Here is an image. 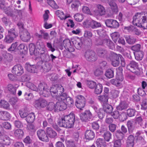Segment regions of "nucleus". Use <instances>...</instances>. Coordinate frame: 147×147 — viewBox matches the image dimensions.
<instances>
[{
    "instance_id": "1",
    "label": "nucleus",
    "mask_w": 147,
    "mask_h": 147,
    "mask_svg": "<svg viewBox=\"0 0 147 147\" xmlns=\"http://www.w3.org/2000/svg\"><path fill=\"white\" fill-rule=\"evenodd\" d=\"M120 58L121 63V66L124 67L125 65V63L124 58L120 54H117L113 53L111 56V65L114 67L118 66L120 64Z\"/></svg>"
},
{
    "instance_id": "2",
    "label": "nucleus",
    "mask_w": 147,
    "mask_h": 147,
    "mask_svg": "<svg viewBox=\"0 0 147 147\" xmlns=\"http://www.w3.org/2000/svg\"><path fill=\"white\" fill-rule=\"evenodd\" d=\"M8 34L5 35L4 41L6 43H10L12 42L18 34L15 29L12 28L8 30Z\"/></svg>"
},
{
    "instance_id": "3",
    "label": "nucleus",
    "mask_w": 147,
    "mask_h": 147,
    "mask_svg": "<svg viewBox=\"0 0 147 147\" xmlns=\"http://www.w3.org/2000/svg\"><path fill=\"white\" fill-rule=\"evenodd\" d=\"M33 90L38 92L40 94L43 96H45L44 94L49 92V89L48 88L47 84L44 82H40L38 85L37 88L34 85H33Z\"/></svg>"
},
{
    "instance_id": "4",
    "label": "nucleus",
    "mask_w": 147,
    "mask_h": 147,
    "mask_svg": "<svg viewBox=\"0 0 147 147\" xmlns=\"http://www.w3.org/2000/svg\"><path fill=\"white\" fill-rule=\"evenodd\" d=\"M83 25L86 28H91L92 29H95L101 26L100 22L92 19L87 20L83 22Z\"/></svg>"
},
{
    "instance_id": "5",
    "label": "nucleus",
    "mask_w": 147,
    "mask_h": 147,
    "mask_svg": "<svg viewBox=\"0 0 147 147\" xmlns=\"http://www.w3.org/2000/svg\"><path fill=\"white\" fill-rule=\"evenodd\" d=\"M84 57L87 61L91 62L95 61L97 58L95 52L93 51L90 50H87L85 52Z\"/></svg>"
},
{
    "instance_id": "6",
    "label": "nucleus",
    "mask_w": 147,
    "mask_h": 147,
    "mask_svg": "<svg viewBox=\"0 0 147 147\" xmlns=\"http://www.w3.org/2000/svg\"><path fill=\"white\" fill-rule=\"evenodd\" d=\"M80 120L85 122L89 121L92 118V113L89 110H86L80 114Z\"/></svg>"
},
{
    "instance_id": "7",
    "label": "nucleus",
    "mask_w": 147,
    "mask_h": 147,
    "mask_svg": "<svg viewBox=\"0 0 147 147\" xmlns=\"http://www.w3.org/2000/svg\"><path fill=\"white\" fill-rule=\"evenodd\" d=\"M76 106L80 110H82L85 105L86 101L85 98L83 96L79 95L76 97Z\"/></svg>"
},
{
    "instance_id": "8",
    "label": "nucleus",
    "mask_w": 147,
    "mask_h": 147,
    "mask_svg": "<svg viewBox=\"0 0 147 147\" xmlns=\"http://www.w3.org/2000/svg\"><path fill=\"white\" fill-rule=\"evenodd\" d=\"M141 13H137L135 16L133 17L132 24L134 25H136L140 27L143 28L144 26L142 25L141 15L142 14Z\"/></svg>"
},
{
    "instance_id": "9",
    "label": "nucleus",
    "mask_w": 147,
    "mask_h": 147,
    "mask_svg": "<svg viewBox=\"0 0 147 147\" xmlns=\"http://www.w3.org/2000/svg\"><path fill=\"white\" fill-rule=\"evenodd\" d=\"M38 66L40 67V69H43L45 72H48L51 70L52 65L49 62H44L40 61L38 62Z\"/></svg>"
},
{
    "instance_id": "10",
    "label": "nucleus",
    "mask_w": 147,
    "mask_h": 147,
    "mask_svg": "<svg viewBox=\"0 0 147 147\" xmlns=\"http://www.w3.org/2000/svg\"><path fill=\"white\" fill-rule=\"evenodd\" d=\"M105 23L107 27L113 28H117L119 26V24L117 20L111 19H107L105 20Z\"/></svg>"
},
{
    "instance_id": "11",
    "label": "nucleus",
    "mask_w": 147,
    "mask_h": 147,
    "mask_svg": "<svg viewBox=\"0 0 147 147\" xmlns=\"http://www.w3.org/2000/svg\"><path fill=\"white\" fill-rule=\"evenodd\" d=\"M37 134L39 139L43 142H48L49 140L44 130L39 129L37 131Z\"/></svg>"
},
{
    "instance_id": "12",
    "label": "nucleus",
    "mask_w": 147,
    "mask_h": 147,
    "mask_svg": "<svg viewBox=\"0 0 147 147\" xmlns=\"http://www.w3.org/2000/svg\"><path fill=\"white\" fill-rule=\"evenodd\" d=\"M47 104V101L42 98H39L35 100L34 103L35 107L36 108L39 109L45 107Z\"/></svg>"
},
{
    "instance_id": "13",
    "label": "nucleus",
    "mask_w": 147,
    "mask_h": 147,
    "mask_svg": "<svg viewBox=\"0 0 147 147\" xmlns=\"http://www.w3.org/2000/svg\"><path fill=\"white\" fill-rule=\"evenodd\" d=\"M12 73L18 76L22 75L24 72L23 67L20 64L15 65L12 68Z\"/></svg>"
},
{
    "instance_id": "14",
    "label": "nucleus",
    "mask_w": 147,
    "mask_h": 147,
    "mask_svg": "<svg viewBox=\"0 0 147 147\" xmlns=\"http://www.w3.org/2000/svg\"><path fill=\"white\" fill-rule=\"evenodd\" d=\"M67 108V104L64 101L57 102L56 103L55 112H58L59 111H63Z\"/></svg>"
},
{
    "instance_id": "15",
    "label": "nucleus",
    "mask_w": 147,
    "mask_h": 147,
    "mask_svg": "<svg viewBox=\"0 0 147 147\" xmlns=\"http://www.w3.org/2000/svg\"><path fill=\"white\" fill-rule=\"evenodd\" d=\"M66 116L68 128H72L74 127L75 121V115L74 113H71L68 115Z\"/></svg>"
},
{
    "instance_id": "16",
    "label": "nucleus",
    "mask_w": 147,
    "mask_h": 147,
    "mask_svg": "<svg viewBox=\"0 0 147 147\" xmlns=\"http://www.w3.org/2000/svg\"><path fill=\"white\" fill-rule=\"evenodd\" d=\"M95 134L94 132L92 130H86L84 133V138L88 141L92 140L94 139Z\"/></svg>"
},
{
    "instance_id": "17",
    "label": "nucleus",
    "mask_w": 147,
    "mask_h": 147,
    "mask_svg": "<svg viewBox=\"0 0 147 147\" xmlns=\"http://www.w3.org/2000/svg\"><path fill=\"white\" fill-rule=\"evenodd\" d=\"M20 36L21 39L24 42H28L30 38L29 33L27 30H24V31L20 32Z\"/></svg>"
},
{
    "instance_id": "18",
    "label": "nucleus",
    "mask_w": 147,
    "mask_h": 147,
    "mask_svg": "<svg viewBox=\"0 0 147 147\" xmlns=\"http://www.w3.org/2000/svg\"><path fill=\"white\" fill-rule=\"evenodd\" d=\"M123 76H117L115 79L111 80L110 82L112 84L116 86H119L121 85V83L123 81Z\"/></svg>"
},
{
    "instance_id": "19",
    "label": "nucleus",
    "mask_w": 147,
    "mask_h": 147,
    "mask_svg": "<svg viewBox=\"0 0 147 147\" xmlns=\"http://www.w3.org/2000/svg\"><path fill=\"white\" fill-rule=\"evenodd\" d=\"M58 96L57 97V99L59 101H64L67 98L68 95L65 93L64 92V88L62 87L61 90L59 91Z\"/></svg>"
},
{
    "instance_id": "20",
    "label": "nucleus",
    "mask_w": 147,
    "mask_h": 147,
    "mask_svg": "<svg viewBox=\"0 0 147 147\" xmlns=\"http://www.w3.org/2000/svg\"><path fill=\"white\" fill-rule=\"evenodd\" d=\"M128 133L129 134H132L134 130L136 129L135 124L134 123V121L132 120L128 121L126 123Z\"/></svg>"
},
{
    "instance_id": "21",
    "label": "nucleus",
    "mask_w": 147,
    "mask_h": 147,
    "mask_svg": "<svg viewBox=\"0 0 147 147\" xmlns=\"http://www.w3.org/2000/svg\"><path fill=\"white\" fill-rule=\"evenodd\" d=\"M138 63L134 61H131L129 64L127 66L126 68L127 69L133 72L134 70L138 68Z\"/></svg>"
},
{
    "instance_id": "22",
    "label": "nucleus",
    "mask_w": 147,
    "mask_h": 147,
    "mask_svg": "<svg viewBox=\"0 0 147 147\" xmlns=\"http://www.w3.org/2000/svg\"><path fill=\"white\" fill-rule=\"evenodd\" d=\"M0 140H1V142H3L4 144L7 145L10 144L13 141L12 139L5 134L3 136H0Z\"/></svg>"
},
{
    "instance_id": "23",
    "label": "nucleus",
    "mask_w": 147,
    "mask_h": 147,
    "mask_svg": "<svg viewBox=\"0 0 147 147\" xmlns=\"http://www.w3.org/2000/svg\"><path fill=\"white\" fill-rule=\"evenodd\" d=\"M67 116L61 117L59 120L58 122V125L60 127H63L68 128Z\"/></svg>"
},
{
    "instance_id": "24",
    "label": "nucleus",
    "mask_w": 147,
    "mask_h": 147,
    "mask_svg": "<svg viewBox=\"0 0 147 147\" xmlns=\"http://www.w3.org/2000/svg\"><path fill=\"white\" fill-rule=\"evenodd\" d=\"M46 132L48 137L54 138L57 136V133L51 127H47L46 130Z\"/></svg>"
},
{
    "instance_id": "25",
    "label": "nucleus",
    "mask_w": 147,
    "mask_h": 147,
    "mask_svg": "<svg viewBox=\"0 0 147 147\" xmlns=\"http://www.w3.org/2000/svg\"><path fill=\"white\" fill-rule=\"evenodd\" d=\"M40 57L42 61L44 62H49L51 61V58L49 55L44 51L40 53Z\"/></svg>"
},
{
    "instance_id": "26",
    "label": "nucleus",
    "mask_w": 147,
    "mask_h": 147,
    "mask_svg": "<svg viewBox=\"0 0 147 147\" xmlns=\"http://www.w3.org/2000/svg\"><path fill=\"white\" fill-rule=\"evenodd\" d=\"M128 106L127 102L124 101H121L119 105L116 107L117 110L122 111L126 109Z\"/></svg>"
},
{
    "instance_id": "27",
    "label": "nucleus",
    "mask_w": 147,
    "mask_h": 147,
    "mask_svg": "<svg viewBox=\"0 0 147 147\" xmlns=\"http://www.w3.org/2000/svg\"><path fill=\"white\" fill-rule=\"evenodd\" d=\"M10 118L9 113L7 111H0V119L3 121H7Z\"/></svg>"
},
{
    "instance_id": "28",
    "label": "nucleus",
    "mask_w": 147,
    "mask_h": 147,
    "mask_svg": "<svg viewBox=\"0 0 147 147\" xmlns=\"http://www.w3.org/2000/svg\"><path fill=\"white\" fill-rule=\"evenodd\" d=\"M97 9L96 10V14L97 15L102 16L105 14V10L103 6L98 4L97 5Z\"/></svg>"
},
{
    "instance_id": "29",
    "label": "nucleus",
    "mask_w": 147,
    "mask_h": 147,
    "mask_svg": "<svg viewBox=\"0 0 147 147\" xmlns=\"http://www.w3.org/2000/svg\"><path fill=\"white\" fill-rule=\"evenodd\" d=\"M17 49L21 53L25 54L27 53L28 47V46L24 44L21 43L17 47Z\"/></svg>"
},
{
    "instance_id": "30",
    "label": "nucleus",
    "mask_w": 147,
    "mask_h": 147,
    "mask_svg": "<svg viewBox=\"0 0 147 147\" xmlns=\"http://www.w3.org/2000/svg\"><path fill=\"white\" fill-rule=\"evenodd\" d=\"M61 90V89L59 87L55 86H53L52 87L49 89V92L51 95L52 96L54 97L55 94L56 95V94H58L59 92V91Z\"/></svg>"
},
{
    "instance_id": "31",
    "label": "nucleus",
    "mask_w": 147,
    "mask_h": 147,
    "mask_svg": "<svg viewBox=\"0 0 147 147\" xmlns=\"http://www.w3.org/2000/svg\"><path fill=\"white\" fill-rule=\"evenodd\" d=\"M102 110L108 114H111L113 109V107L108 103L102 105Z\"/></svg>"
},
{
    "instance_id": "32",
    "label": "nucleus",
    "mask_w": 147,
    "mask_h": 147,
    "mask_svg": "<svg viewBox=\"0 0 147 147\" xmlns=\"http://www.w3.org/2000/svg\"><path fill=\"white\" fill-rule=\"evenodd\" d=\"M107 46L109 49H113L115 47L113 42L109 38H104V46Z\"/></svg>"
},
{
    "instance_id": "33",
    "label": "nucleus",
    "mask_w": 147,
    "mask_h": 147,
    "mask_svg": "<svg viewBox=\"0 0 147 147\" xmlns=\"http://www.w3.org/2000/svg\"><path fill=\"white\" fill-rule=\"evenodd\" d=\"M114 70L113 68H108L105 71V75L108 78H113L114 76Z\"/></svg>"
},
{
    "instance_id": "34",
    "label": "nucleus",
    "mask_w": 147,
    "mask_h": 147,
    "mask_svg": "<svg viewBox=\"0 0 147 147\" xmlns=\"http://www.w3.org/2000/svg\"><path fill=\"white\" fill-rule=\"evenodd\" d=\"M25 68L28 72L35 73L36 71V69L34 65H31L29 63H27L25 65Z\"/></svg>"
},
{
    "instance_id": "35",
    "label": "nucleus",
    "mask_w": 147,
    "mask_h": 147,
    "mask_svg": "<svg viewBox=\"0 0 147 147\" xmlns=\"http://www.w3.org/2000/svg\"><path fill=\"white\" fill-rule=\"evenodd\" d=\"M14 135L18 139H22L24 135V131L21 129H17L14 131Z\"/></svg>"
},
{
    "instance_id": "36",
    "label": "nucleus",
    "mask_w": 147,
    "mask_h": 147,
    "mask_svg": "<svg viewBox=\"0 0 147 147\" xmlns=\"http://www.w3.org/2000/svg\"><path fill=\"white\" fill-rule=\"evenodd\" d=\"M127 42L130 45H133L136 42V39L133 37L129 36H124Z\"/></svg>"
},
{
    "instance_id": "37",
    "label": "nucleus",
    "mask_w": 147,
    "mask_h": 147,
    "mask_svg": "<svg viewBox=\"0 0 147 147\" xmlns=\"http://www.w3.org/2000/svg\"><path fill=\"white\" fill-rule=\"evenodd\" d=\"M109 96L107 95L103 94L98 97V99L102 105L107 103Z\"/></svg>"
},
{
    "instance_id": "38",
    "label": "nucleus",
    "mask_w": 147,
    "mask_h": 147,
    "mask_svg": "<svg viewBox=\"0 0 147 147\" xmlns=\"http://www.w3.org/2000/svg\"><path fill=\"white\" fill-rule=\"evenodd\" d=\"M35 119L34 113H31L28 115L26 119L27 123H32L34 122Z\"/></svg>"
},
{
    "instance_id": "39",
    "label": "nucleus",
    "mask_w": 147,
    "mask_h": 147,
    "mask_svg": "<svg viewBox=\"0 0 147 147\" xmlns=\"http://www.w3.org/2000/svg\"><path fill=\"white\" fill-rule=\"evenodd\" d=\"M109 5L111 7V9L113 12V13H117L118 11V9L117 4L113 1H110Z\"/></svg>"
},
{
    "instance_id": "40",
    "label": "nucleus",
    "mask_w": 147,
    "mask_h": 147,
    "mask_svg": "<svg viewBox=\"0 0 147 147\" xmlns=\"http://www.w3.org/2000/svg\"><path fill=\"white\" fill-rule=\"evenodd\" d=\"M104 74V70L99 67H97L94 71V74L96 77H101Z\"/></svg>"
},
{
    "instance_id": "41",
    "label": "nucleus",
    "mask_w": 147,
    "mask_h": 147,
    "mask_svg": "<svg viewBox=\"0 0 147 147\" xmlns=\"http://www.w3.org/2000/svg\"><path fill=\"white\" fill-rule=\"evenodd\" d=\"M142 14L141 15V17L142 18L141 21L142 25L144 26L143 28L144 29H147V12L145 14L144 16H142Z\"/></svg>"
},
{
    "instance_id": "42",
    "label": "nucleus",
    "mask_w": 147,
    "mask_h": 147,
    "mask_svg": "<svg viewBox=\"0 0 147 147\" xmlns=\"http://www.w3.org/2000/svg\"><path fill=\"white\" fill-rule=\"evenodd\" d=\"M108 53L107 51L104 49L100 48L97 50V54L98 56L101 57L106 56Z\"/></svg>"
},
{
    "instance_id": "43",
    "label": "nucleus",
    "mask_w": 147,
    "mask_h": 147,
    "mask_svg": "<svg viewBox=\"0 0 147 147\" xmlns=\"http://www.w3.org/2000/svg\"><path fill=\"white\" fill-rule=\"evenodd\" d=\"M135 59L138 60H141L144 56V53L142 51L134 52Z\"/></svg>"
},
{
    "instance_id": "44",
    "label": "nucleus",
    "mask_w": 147,
    "mask_h": 147,
    "mask_svg": "<svg viewBox=\"0 0 147 147\" xmlns=\"http://www.w3.org/2000/svg\"><path fill=\"white\" fill-rule=\"evenodd\" d=\"M7 88L11 94L13 95L16 94V88L13 85L11 84H9L7 85Z\"/></svg>"
},
{
    "instance_id": "45",
    "label": "nucleus",
    "mask_w": 147,
    "mask_h": 147,
    "mask_svg": "<svg viewBox=\"0 0 147 147\" xmlns=\"http://www.w3.org/2000/svg\"><path fill=\"white\" fill-rule=\"evenodd\" d=\"M102 90V84L99 83L95 86L94 92L95 94H99Z\"/></svg>"
},
{
    "instance_id": "46",
    "label": "nucleus",
    "mask_w": 147,
    "mask_h": 147,
    "mask_svg": "<svg viewBox=\"0 0 147 147\" xmlns=\"http://www.w3.org/2000/svg\"><path fill=\"white\" fill-rule=\"evenodd\" d=\"M115 135L117 138L121 140H123L125 136V134L123 133V132H121L120 129L116 131Z\"/></svg>"
},
{
    "instance_id": "47",
    "label": "nucleus",
    "mask_w": 147,
    "mask_h": 147,
    "mask_svg": "<svg viewBox=\"0 0 147 147\" xmlns=\"http://www.w3.org/2000/svg\"><path fill=\"white\" fill-rule=\"evenodd\" d=\"M29 48L30 54L32 55L34 54L37 55V50H35V45L32 43H31L29 45Z\"/></svg>"
},
{
    "instance_id": "48",
    "label": "nucleus",
    "mask_w": 147,
    "mask_h": 147,
    "mask_svg": "<svg viewBox=\"0 0 147 147\" xmlns=\"http://www.w3.org/2000/svg\"><path fill=\"white\" fill-rule=\"evenodd\" d=\"M86 84L88 87L91 89L94 88L96 85V82L92 80H86Z\"/></svg>"
},
{
    "instance_id": "49",
    "label": "nucleus",
    "mask_w": 147,
    "mask_h": 147,
    "mask_svg": "<svg viewBox=\"0 0 147 147\" xmlns=\"http://www.w3.org/2000/svg\"><path fill=\"white\" fill-rule=\"evenodd\" d=\"M73 42L77 49L80 50L82 48V43L80 39H78V40H75Z\"/></svg>"
},
{
    "instance_id": "50",
    "label": "nucleus",
    "mask_w": 147,
    "mask_h": 147,
    "mask_svg": "<svg viewBox=\"0 0 147 147\" xmlns=\"http://www.w3.org/2000/svg\"><path fill=\"white\" fill-rule=\"evenodd\" d=\"M63 44L66 50H69V48H70L71 46V42L69 39H66L64 40L63 42Z\"/></svg>"
},
{
    "instance_id": "51",
    "label": "nucleus",
    "mask_w": 147,
    "mask_h": 147,
    "mask_svg": "<svg viewBox=\"0 0 147 147\" xmlns=\"http://www.w3.org/2000/svg\"><path fill=\"white\" fill-rule=\"evenodd\" d=\"M95 44L97 45H104V38H102L100 37H96L94 38Z\"/></svg>"
},
{
    "instance_id": "52",
    "label": "nucleus",
    "mask_w": 147,
    "mask_h": 147,
    "mask_svg": "<svg viewBox=\"0 0 147 147\" xmlns=\"http://www.w3.org/2000/svg\"><path fill=\"white\" fill-rule=\"evenodd\" d=\"M112 134L109 131H106L102 135L105 141L109 142L111 138Z\"/></svg>"
},
{
    "instance_id": "53",
    "label": "nucleus",
    "mask_w": 147,
    "mask_h": 147,
    "mask_svg": "<svg viewBox=\"0 0 147 147\" xmlns=\"http://www.w3.org/2000/svg\"><path fill=\"white\" fill-rule=\"evenodd\" d=\"M107 64V63L106 61L102 60H99L98 61V65L97 67L104 70Z\"/></svg>"
},
{
    "instance_id": "54",
    "label": "nucleus",
    "mask_w": 147,
    "mask_h": 147,
    "mask_svg": "<svg viewBox=\"0 0 147 147\" xmlns=\"http://www.w3.org/2000/svg\"><path fill=\"white\" fill-rule=\"evenodd\" d=\"M55 14L56 15H57L61 20H65L69 17V16L65 15L63 11H61L59 10H57L56 11Z\"/></svg>"
},
{
    "instance_id": "55",
    "label": "nucleus",
    "mask_w": 147,
    "mask_h": 147,
    "mask_svg": "<svg viewBox=\"0 0 147 147\" xmlns=\"http://www.w3.org/2000/svg\"><path fill=\"white\" fill-rule=\"evenodd\" d=\"M5 13L9 16L12 17L14 15V11L13 9L8 7L4 10Z\"/></svg>"
},
{
    "instance_id": "56",
    "label": "nucleus",
    "mask_w": 147,
    "mask_h": 147,
    "mask_svg": "<svg viewBox=\"0 0 147 147\" xmlns=\"http://www.w3.org/2000/svg\"><path fill=\"white\" fill-rule=\"evenodd\" d=\"M46 106L47 110L49 111H52L54 109L55 111V107H56V104H55L54 102H50Z\"/></svg>"
},
{
    "instance_id": "57",
    "label": "nucleus",
    "mask_w": 147,
    "mask_h": 147,
    "mask_svg": "<svg viewBox=\"0 0 147 147\" xmlns=\"http://www.w3.org/2000/svg\"><path fill=\"white\" fill-rule=\"evenodd\" d=\"M66 144L67 147H81L79 144H75L74 142L71 140L67 141Z\"/></svg>"
},
{
    "instance_id": "58",
    "label": "nucleus",
    "mask_w": 147,
    "mask_h": 147,
    "mask_svg": "<svg viewBox=\"0 0 147 147\" xmlns=\"http://www.w3.org/2000/svg\"><path fill=\"white\" fill-rule=\"evenodd\" d=\"M80 5V3L79 1L77 0L73 1L71 5V7L72 9L76 10Z\"/></svg>"
},
{
    "instance_id": "59",
    "label": "nucleus",
    "mask_w": 147,
    "mask_h": 147,
    "mask_svg": "<svg viewBox=\"0 0 147 147\" xmlns=\"http://www.w3.org/2000/svg\"><path fill=\"white\" fill-rule=\"evenodd\" d=\"M47 3L54 9H57L59 7L58 5L55 3L54 0H47Z\"/></svg>"
},
{
    "instance_id": "60",
    "label": "nucleus",
    "mask_w": 147,
    "mask_h": 147,
    "mask_svg": "<svg viewBox=\"0 0 147 147\" xmlns=\"http://www.w3.org/2000/svg\"><path fill=\"white\" fill-rule=\"evenodd\" d=\"M0 105L1 107L4 109H9V105L6 101L1 100L0 102Z\"/></svg>"
},
{
    "instance_id": "61",
    "label": "nucleus",
    "mask_w": 147,
    "mask_h": 147,
    "mask_svg": "<svg viewBox=\"0 0 147 147\" xmlns=\"http://www.w3.org/2000/svg\"><path fill=\"white\" fill-rule=\"evenodd\" d=\"M111 36L112 40L115 43L119 38V32H115L111 34Z\"/></svg>"
},
{
    "instance_id": "62",
    "label": "nucleus",
    "mask_w": 147,
    "mask_h": 147,
    "mask_svg": "<svg viewBox=\"0 0 147 147\" xmlns=\"http://www.w3.org/2000/svg\"><path fill=\"white\" fill-rule=\"evenodd\" d=\"M66 103L67 105H68L69 106H71L74 105V102L73 99L69 96L66 98L65 100L64 101Z\"/></svg>"
},
{
    "instance_id": "63",
    "label": "nucleus",
    "mask_w": 147,
    "mask_h": 147,
    "mask_svg": "<svg viewBox=\"0 0 147 147\" xmlns=\"http://www.w3.org/2000/svg\"><path fill=\"white\" fill-rule=\"evenodd\" d=\"M96 144L97 147H101L105 145L104 141L101 138L98 139L96 142Z\"/></svg>"
},
{
    "instance_id": "64",
    "label": "nucleus",
    "mask_w": 147,
    "mask_h": 147,
    "mask_svg": "<svg viewBox=\"0 0 147 147\" xmlns=\"http://www.w3.org/2000/svg\"><path fill=\"white\" fill-rule=\"evenodd\" d=\"M108 127L109 131L112 133L115 132L118 128L117 125L114 123L109 125Z\"/></svg>"
}]
</instances>
